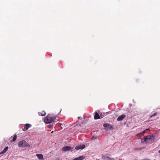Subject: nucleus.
<instances>
[{
  "label": "nucleus",
  "instance_id": "nucleus-20",
  "mask_svg": "<svg viewBox=\"0 0 160 160\" xmlns=\"http://www.w3.org/2000/svg\"><path fill=\"white\" fill-rule=\"evenodd\" d=\"M80 118H81V117H78V119H80Z\"/></svg>",
  "mask_w": 160,
  "mask_h": 160
},
{
  "label": "nucleus",
  "instance_id": "nucleus-11",
  "mask_svg": "<svg viewBox=\"0 0 160 160\" xmlns=\"http://www.w3.org/2000/svg\"><path fill=\"white\" fill-rule=\"evenodd\" d=\"M36 156L39 159H41L43 158V156L42 154H36Z\"/></svg>",
  "mask_w": 160,
  "mask_h": 160
},
{
  "label": "nucleus",
  "instance_id": "nucleus-18",
  "mask_svg": "<svg viewBox=\"0 0 160 160\" xmlns=\"http://www.w3.org/2000/svg\"><path fill=\"white\" fill-rule=\"evenodd\" d=\"M157 114V113L155 112L153 113V114H152V115L150 116V117H152L153 116H156Z\"/></svg>",
  "mask_w": 160,
  "mask_h": 160
},
{
  "label": "nucleus",
  "instance_id": "nucleus-1",
  "mask_svg": "<svg viewBox=\"0 0 160 160\" xmlns=\"http://www.w3.org/2000/svg\"><path fill=\"white\" fill-rule=\"evenodd\" d=\"M18 146L19 147L26 148L30 147V145L25 140H23L18 142Z\"/></svg>",
  "mask_w": 160,
  "mask_h": 160
},
{
  "label": "nucleus",
  "instance_id": "nucleus-4",
  "mask_svg": "<svg viewBox=\"0 0 160 160\" xmlns=\"http://www.w3.org/2000/svg\"><path fill=\"white\" fill-rule=\"evenodd\" d=\"M85 147V145L84 144H81L76 146L75 148V149L77 150H79L80 149H84Z\"/></svg>",
  "mask_w": 160,
  "mask_h": 160
},
{
  "label": "nucleus",
  "instance_id": "nucleus-14",
  "mask_svg": "<svg viewBox=\"0 0 160 160\" xmlns=\"http://www.w3.org/2000/svg\"><path fill=\"white\" fill-rule=\"evenodd\" d=\"M102 158L105 159H108L109 158V157L106 155L103 156Z\"/></svg>",
  "mask_w": 160,
  "mask_h": 160
},
{
  "label": "nucleus",
  "instance_id": "nucleus-15",
  "mask_svg": "<svg viewBox=\"0 0 160 160\" xmlns=\"http://www.w3.org/2000/svg\"><path fill=\"white\" fill-rule=\"evenodd\" d=\"M144 142H145L146 143L148 142V138H146V136L144 138Z\"/></svg>",
  "mask_w": 160,
  "mask_h": 160
},
{
  "label": "nucleus",
  "instance_id": "nucleus-21",
  "mask_svg": "<svg viewBox=\"0 0 160 160\" xmlns=\"http://www.w3.org/2000/svg\"><path fill=\"white\" fill-rule=\"evenodd\" d=\"M143 139H142V140H141V141H142V142H143V141H143Z\"/></svg>",
  "mask_w": 160,
  "mask_h": 160
},
{
  "label": "nucleus",
  "instance_id": "nucleus-3",
  "mask_svg": "<svg viewBox=\"0 0 160 160\" xmlns=\"http://www.w3.org/2000/svg\"><path fill=\"white\" fill-rule=\"evenodd\" d=\"M73 149V148H72L70 146H67L63 147L62 149V151H67L70 150L72 151Z\"/></svg>",
  "mask_w": 160,
  "mask_h": 160
},
{
  "label": "nucleus",
  "instance_id": "nucleus-8",
  "mask_svg": "<svg viewBox=\"0 0 160 160\" xmlns=\"http://www.w3.org/2000/svg\"><path fill=\"white\" fill-rule=\"evenodd\" d=\"M126 115L124 114H122L118 118L117 120L118 121H120L122 120L125 117Z\"/></svg>",
  "mask_w": 160,
  "mask_h": 160
},
{
  "label": "nucleus",
  "instance_id": "nucleus-7",
  "mask_svg": "<svg viewBox=\"0 0 160 160\" xmlns=\"http://www.w3.org/2000/svg\"><path fill=\"white\" fill-rule=\"evenodd\" d=\"M103 127H104L105 128H107V129H111L112 128V126L108 123H105L103 125Z\"/></svg>",
  "mask_w": 160,
  "mask_h": 160
},
{
  "label": "nucleus",
  "instance_id": "nucleus-17",
  "mask_svg": "<svg viewBox=\"0 0 160 160\" xmlns=\"http://www.w3.org/2000/svg\"><path fill=\"white\" fill-rule=\"evenodd\" d=\"M96 138H97L96 137L93 136L92 137V138H91V139L92 140H93L95 139Z\"/></svg>",
  "mask_w": 160,
  "mask_h": 160
},
{
  "label": "nucleus",
  "instance_id": "nucleus-2",
  "mask_svg": "<svg viewBox=\"0 0 160 160\" xmlns=\"http://www.w3.org/2000/svg\"><path fill=\"white\" fill-rule=\"evenodd\" d=\"M52 121V117L48 115L45 118V122L47 123H50Z\"/></svg>",
  "mask_w": 160,
  "mask_h": 160
},
{
  "label": "nucleus",
  "instance_id": "nucleus-5",
  "mask_svg": "<svg viewBox=\"0 0 160 160\" xmlns=\"http://www.w3.org/2000/svg\"><path fill=\"white\" fill-rule=\"evenodd\" d=\"M31 127V125L30 124H26L24 126V128L23 130L24 131H27L29 128Z\"/></svg>",
  "mask_w": 160,
  "mask_h": 160
},
{
  "label": "nucleus",
  "instance_id": "nucleus-10",
  "mask_svg": "<svg viewBox=\"0 0 160 160\" xmlns=\"http://www.w3.org/2000/svg\"><path fill=\"white\" fill-rule=\"evenodd\" d=\"M94 118L95 119H98L100 118V116L97 112H95Z\"/></svg>",
  "mask_w": 160,
  "mask_h": 160
},
{
  "label": "nucleus",
  "instance_id": "nucleus-22",
  "mask_svg": "<svg viewBox=\"0 0 160 160\" xmlns=\"http://www.w3.org/2000/svg\"><path fill=\"white\" fill-rule=\"evenodd\" d=\"M158 152L160 153V150Z\"/></svg>",
  "mask_w": 160,
  "mask_h": 160
},
{
  "label": "nucleus",
  "instance_id": "nucleus-9",
  "mask_svg": "<svg viewBox=\"0 0 160 160\" xmlns=\"http://www.w3.org/2000/svg\"><path fill=\"white\" fill-rule=\"evenodd\" d=\"M85 158V156H81L75 158L73 160H83Z\"/></svg>",
  "mask_w": 160,
  "mask_h": 160
},
{
  "label": "nucleus",
  "instance_id": "nucleus-19",
  "mask_svg": "<svg viewBox=\"0 0 160 160\" xmlns=\"http://www.w3.org/2000/svg\"><path fill=\"white\" fill-rule=\"evenodd\" d=\"M146 130H147V129H146L144 131H143L142 132V134H143L145 132V131H146Z\"/></svg>",
  "mask_w": 160,
  "mask_h": 160
},
{
  "label": "nucleus",
  "instance_id": "nucleus-12",
  "mask_svg": "<svg viewBox=\"0 0 160 160\" xmlns=\"http://www.w3.org/2000/svg\"><path fill=\"white\" fill-rule=\"evenodd\" d=\"M8 146L6 147L4 149V150L0 153V154H4L8 150Z\"/></svg>",
  "mask_w": 160,
  "mask_h": 160
},
{
  "label": "nucleus",
  "instance_id": "nucleus-16",
  "mask_svg": "<svg viewBox=\"0 0 160 160\" xmlns=\"http://www.w3.org/2000/svg\"><path fill=\"white\" fill-rule=\"evenodd\" d=\"M46 114V113L44 111H43L41 113V116H44Z\"/></svg>",
  "mask_w": 160,
  "mask_h": 160
},
{
  "label": "nucleus",
  "instance_id": "nucleus-6",
  "mask_svg": "<svg viewBox=\"0 0 160 160\" xmlns=\"http://www.w3.org/2000/svg\"><path fill=\"white\" fill-rule=\"evenodd\" d=\"M148 140L152 139L154 141V136L153 134L151 135H148L146 136Z\"/></svg>",
  "mask_w": 160,
  "mask_h": 160
},
{
  "label": "nucleus",
  "instance_id": "nucleus-13",
  "mask_svg": "<svg viewBox=\"0 0 160 160\" xmlns=\"http://www.w3.org/2000/svg\"><path fill=\"white\" fill-rule=\"evenodd\" d=\"M17 135H15L13 138V139L12 140V141L13 142H15L17 139Z\"/></svg>",
  "mask_w": 160,
  "mask_h": 160
}]
</instances>
